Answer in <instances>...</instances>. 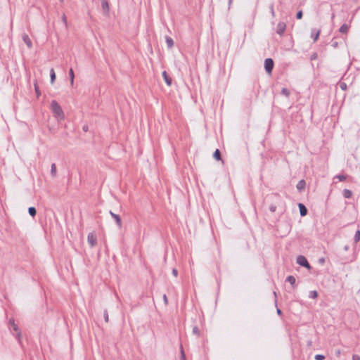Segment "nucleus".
I'll return each mask as SVG.
<instances>
[{"label": "nucleus", "mask_w": 360, "mask_h": 360, "mask_svg": "<svg viewBox=\"0 0 360 360\" xmlns=\"http://www.w3.org/2000/svg\"><path fill=\"white\" fill-rule=\"evenodd\" d=\"M332 46L335 48H336L338 46V42L335 41V42H333L332 44Z\"/></svg>", "instance_id": "ea45409f"}, {"label": "nucleus", "mask_w": 360, "mask_h": 360, "mask_svg": "<svg viewBox=\"0 0 360 360\" xmlns=\"http://www.w3.org/2000/svg\"><path fill=\"white\" fill-rule=\"evenodd\" d=\"M335 178L338 179L339 181H343L346 180V179H347V177L345 176L340 175V174L337 175Z\"/></svg>", "instance_id": "bb28decb"}, {"label": "nucleus", "mask_w": 360, "mask_h": 360, "mask_svg": "<svg viewBox=\"0 0 360 360\" xmlns=\"http://www.w3.org/2000/svg\"><path fill=\"white\" fill-rule=\"evenodd\" d=\"M276 207L275 205H271L269 207V210L271 212H274L276 211Z\"/></svg>", "instance_id": "72a5a7b5"}, {"label": "nucleus", "mask_w": 360, "mask_h": 360, "mask_svg": "<svg viewBox=\"0 0 360 360\" xmlns=\"http://www.w3.org/2000/svg\"><path fill=\"white\" fill-rule=\"evenodd\" d=\"M172 274L176 277L178 275V271L176 269H172Z\"/></svg>", "instance_id": "e433bc0d"}, {"label": "nucleus", "mask_w": 360, "mask_h": 360, "mask_svg": "<svg viewBox=\"0 0 360 360\" xmlns=\"http://www.w3.org/2000/svg\"><path fill=\"white\" fill-rule=\"evenodd\" d=\"M319 261H320V262L323 263L324 262V259H320Z\"/></svg>", "instance_id": "79ce46f5"}, {"label": "nucleus", "mask_w": 360, "mask_h": 360, "mask_svg": "<svg viewBox=\"0 0 360 360\" xmlns=\"http://www.w3.org/2000/svg\"><path fill=\"white\" fill-rule=\"evenodd\" d=\"M360 240V231L358 230L354 236V241L356 243Z\"/></svg>", "instance_id": "a878e982"}, {"label": "nucleus", "mask_w": 360, "mask_h": 360, "mask_svg": "<svg viewBox=\"0 0 360 360\" xmlns=\"http://www.w3.org/2000/svg\"><path fill=\"white\" fill-rule=\"evenodd\" d=\"M101 4L104 11H108L109 10V5L107 0H102Z\"/></svg>", "instance_id": "6ab92c4d"}, {"label": "nucleus", "mask_w": 360, "mask_h": 360, "mask_svg": "<svg viewBox=\"0 0 360 360\" xmlns=\"http://www.w3.org/2000/svg\"><path fill=\"white\" fill-rule=\"evenodd\" d=\"M213 156L216 160H219L221 159L220 151L218 149H217L214 151Z\"/></svg>", "instance_id": "4be33fe9"}, {"label": "nucleus", "mask_w": 360, "mask_h": 360, "mask_svg": "<svg viewBox=\"0 0 360 360\" xmlns=\"http://www.w3.org/2000/svg\"><path fill=\"white\" fill-rule=\"evenodd\" d=\"M269 8H270V11H271V14L272 17H274L275 16V12H274V10L273 4H271Z\"/></svg>", "instance_id": "2f4dec72"}, {"label": "nucleus", "mask_w": 360, "mask_h": 360, "mask_svg": "<svg viewBox=\"0 0 360 360\" xmlns=\"http://www.w3.org/2000/svg\"><path fill=\"white\" fill-rule=\"evenodd\" d=\"M318 296V293L316 290H312L309 292V297L312 299H316Z\"/></svg>", "instance_id": "5701e85b"}, {"label": "nucleus", "mask_w": 360, "mask_h": 360, "mask_svg": "<svg viewBox=\"0 0 360 360\" xmlns=\"http://www.w3.org/2000/svg\"><path fill=\"white\" fill-rule=\"evenodd\" d=\"M60 1H62L63 0H60Z\"/></svg>", "instance_id": "37998d69"}, {"label": "nucleus", "mask_w": 360, "mask_h": 360, "mask_svg": "<svg viewBox=\"0 0 360 360\" xmlns=\"http://www.w3.org/2000/svg\"><path fill=\"white\" fill-rule=\"evenodd\" d=\"M103 316H104L105 321L106 323H108V322L109 317H108V314L107 310H105V311H104Z\"/></svg>", "instance_id": "c85d7f7f"}, {"label": "nucleus", "mask_w": 360, "mask_h": 360, "mask_svg": "<svg viewBox=\"0 0 360 360\" xmlns=\"http://www.w3.org/2000/svg\"><path fill=\"white\" fill-rule=\"evenodd\" d=\"M352 359L353 360H360V356L356 354H354L353 355Z\"/></svg>", "instance_id": "4c0bfd02"}, {"label": "nucleus", "mask_w": 360, "mask_h": 360, "mask_svg": "<svg viewBox=\"0 0 360 360\" xmlns=\"http://www.w3.org/2000/svg\"><path fill=\"white\" fill-rule=\"evenodd\" d=\"M69 77L70 80V84L71 86H73L74 84V78H75V74L72 68H70L69 70Z\"/></svg>", "instance_id": "4468645a"}, {"label": "nucleus", "mask_w": 360, "mask_h": 360, "mask_svg": "<svg viewBox=\"0 0 360 360\" xmlns=\"http://www.w3.org/2000/svg\"><path fill=\"white\" fill-rule=\"evenodd\" d=\"M343 196L345 198H350L352 195V193L350 190H348V189H345L343 190Z\"/></svg>", "instance_id": "2eb2a0df"}, {"label": "nucleus", "mask_w": 360, "mask_h": 360, "mask_svg": "<svg viewBox=\"0 0 360 360\" xmlns=\"http://www.w3.org/2000/svg\"><path fill=\"white\" fill-rule=\"evenodd\" d=\"M281 94L288 97L290 95V91L287 88H283Z\"/></svg>", "instance_id": "393cba45"}, {"label": "nucleus", "mask_w": 360, "mask_h": 360, "mask_svg": "<svg viewBox=\"0 0 360 360\" xmlns=\"http://www.w3.org/2000/svg\"><path fill=\"white\" fill-rule=\"evenodd\" d=\"M87 241L91 248L94 247L97 243V237L94 232L88 234Z\"/></svg>", "instance_id": "f03ea898"}, {"label": "nucleus", "mask_w": 360, "mask_h": 360, "mask_svg": "<svg viewBox=\"0 0 360 360\" xmlns=\"http://www.w3.org/2000/svg\"><path fill=\"white\" fill-rule=\"evenodd\" d=\"M319 34H320V31L319 30H316L315 29L312 30H311V37L314 38V41H316L319 37Z\"/></svg>", "instance_id": "9b49d317"}, {"label": "nucleus", "mask_w": 360, "mask_h": 360, "mask_svg": "<svg viewBox=\"0 0 360 360\" xmlns=\"http://www.w3.org/2000/svg\"><path fill=\"white\" fill-rule=\"evenodd\" d=\"M299 209H300V212L301 216L304 217L307 214V210L303 204L299 203Z\"/></svg>", "instance_id": "1a4fd4ad"}, {"label": "nucleus", "mask_w": 360, "mask_h": 360, "mask_svg": "<svg viewBox=\"0 0 360 360\" xmlns=\"http://www.w3.org/2000/svg\"><path fill=\"white\" fill-rule=\"evenodd\" d=\"M163 299H164L165 303L167 304L168 301H167V297L166 295H164Z\"/></svg>", "instance_id": "58836bf2"}, {"label": "nucleus", "mask_w": 360, "mask_h": 360, "mask_svg": "<svg viewBox=\"0 0 360 360\" xmlns=\"http://www.w3.org/2000/svg\"><path fill=\"white\" fill-rule=\"evenodd\" d=\"M62 20H63V22H64V24H65V25H67V19H66V16H65V15H63L62 16Z\"/></svg>", "instance_id": "f704fd0d"}, {"label": "nucleus", "mask_w": 360, "mask_h": 360, "mask_svg": "<svg viewBox=\"0 0 360 360\" xmlns=\"http://www.w3.org/2000/svg\"><path fill=\"white\" fill-rule=\"evenodd\" d=\"M286 29V25L285 22H280L278 23L277 25V29H276V32L279 34V35H283V34L284 33L285 30Z\"/></svg>", "instance_id": "39448f33"}, {"label": "nucleus", "mask_w": 360, "mask_h": 360, "mask_svg": "<svg viewBox=\"0 0 360 360\" xmlns=\"http://www.w3.org/2000/svg\"><path fill=\"white\" fill-rule=\"evenodd\" d=\"M9 324L10 326L12 327V328L13 329V330H15V332H17V335L18 337H20V332L19 330V328L18 327V326L14 322V320L13 319H10L9 320Z\"/></svg>", "instance_id": "6e6552de"}, {"label": "nucleus", "mask_w": 360, "mask_h": 360, "mask_svg": "<svg viewBox=\"0 0 360 360\" xmlns=\"http://www.w3.org/2000/svg\"><path fill=\"white\" fill-rule=\"evenodd\" d=\"M180 352H181V360H186V355H185L182 345H181V347H180Z\"/></svg>", "instance_id": "b1692460"}, {"label": "nucleus", "mask_w": 360, "mask_h": 360, "mask_svg": "<svg viewBox=\"0 0 360 360\" xmlns=\"http://www.w3.org/2000/svg\"><path fill=\"white\" fill-rule=\"evenodd\" d=\"M162 76H163V78H164L166 84L168 86H171V84H172V79L167 75L166 71H164L162 72Z\"/></svg>", "instance_id": "9d476101"}, {"label": "nucleus", "mask_w": 360, "mask_h": 360, "mask_svg": "<svg viewBox=\"0 0 360 360\" xmlns=\"http://www.w3.org/2000/svg\"><path fill=\"white\" fill-rule=\"evenodd\" d=\"M305 187V181L304 180H300L297 184V188L299 191H302Z\"/></svg>", "instance_id": "f3484780"}, {"label": "nucleus", "mask_w": 360, "mask_h": 360, "mask_svg": "<svg viewBox=\"0 0 360 360\" xmlns=\"http://www.w3.org/2000/svg\"><path fill=\"white\" fill-rule=\"evenodd\" d=\"M302 17V12L301 11H298L296 15V18L297 19H301Z\"/></svg>", "instance_id": "473e14b6"}, {"label": "nucleus", "mask_w": 360, "mask_h": 360, "mask_svg": "<svg viewBox=\"0 0 360 360\" xmlns=\"http://www.w3.org/2000/svg\"><path fill=\"white\" fill-rule=\"evenodd\" d=\"M314 359L316 360H323L325 359V356L322 354H316L315 355Z\"/></svg>", "instance_id": "cd10ccee"}, {"label": "nucleus", "mask_w": 360, "mask_h": 360, "mask_svg": "<svg viewBox=\"0 0 360 360\" xmlns=\"http://www.w3.org/2000/svg\"><path fill=\"white\" fill-rule=\"evenodd\" d=\"M297 262L300 266L307 267V269H310L311 267L306 257L302 255H300L297 257Z\"/></svg>", "instance_id": "7ed1b4c3"}, {"label": "nucleus", "mask_w": 360, "mask_h": 360, "mask_svg": "<svg viewBox=\"0 0 360 360\" xmlns=\"http://www.w3.org/2000/svg\"><path fill=\"white\" fill-rule=\"evenodd\" d=\"M51 174L53 177H56L57 176V169L56 165L55 163L51 164Z\"/></svg>", "instance_id": "f8f14e48"}, {"label": "nucleus", "mask_w": 360, "mask_h": 360, "mask_svg": "<svg viewBox=\"0 0 360 360\" xmlns=\"http://www.w3.org/2000/svg\"><path fill=\"white\" fill-rule=\"evenodd\" d=\"M34 89L37 94V96L39 97L40 96V91L39 89V87L37 86V84H34Z\"/></svg>", "instance_id": "7c9ffc66"}, {"label": "nucleus", "mask_w": 360, "mask_h": 360, "mask_svg": "<svg viewBox=\"0 0 360 360\" xmlns=\"http://www.w3.org/2000/svg\"><path fill=\"white\" fill-rule=\"evenodd\" d=\"M167 45L169 48H172L174 46L173 39L169 37H165Z\"/></svg>", "instance_id": "dca6fc26"}, {"label": "nucleus", "mask_w": 360, "mask_h": 360, "mask_svg": "<svg viewBox=\"0 0 360 360\" xmlns=\"http://www.w3.org/2000/svg\"><path fill=\"white\" fill-rule=\"evenodd\" d=\"M51 83L53 84L56 79V73L53 68L50 70Z\"/></svg>", "instance_id": "a211bd4d"}, {"label": "nucleus", "mask_w": 360, "mask_h": 360, "mask_svg": "<svg viewBox=\"0 0 360 360\" xmlns=\"http://www.w3.org/2000/svg\"><path fill=\"white\" fill-rule=\"evenodd\" d=\"M50 108L53 114L54 117L58 121H62L65 119V113L61 106L56 101L53 100L51 101Z\"/></svg>", "instance_id": "f257e3e1"}, {"label": "nucleus", "mask_w": 360, "mask_h": 360, "mask_svg": "<svg viewBox=\"0 0 360 360\" xmlns=\"http://www.w3.org/2000/svg\"><path fill=\"white\" fill-rule=\"evenodd\" d=\"M28 212L32 217H34L36 215V209L34 207H30L28 209Z\"/></svg>", "instance_id": "412c9836"}, {"label": "nucleus", "mask_w": 360, "mask_h": 360, "mask_svg": "<svg viewBox=\"0 0 360 360\" xmlns=\"http://www.w3.org/2000/svg\"><path fill=\"white\" fill-rule=\"evenodd\" d=\"M264 68L268 73H271L274 68V61L271 58H266L264 60Z\"/></svg>", "instance_id": "20e7f679"}, {"label": "nucleus", "mask_w": 360, "mask_h": 360, "mask_svg": "<svg viewBox=\"0 0 360 360\" xmlns=\"http://www.w3.org/2000/svg\"><path fill=\"white\" fill-rule=\"evenodd\" d=\"M277 314H281V310L279 309H277Z\"/></svg>", "instance_id": "a19ab883"}, {"label": "nucleus", "mask_w": 360, "mask_h": 360, "mask_svg": "<svg viewBox=\"0 0 360 360\" xmlns=\"http://www.w3.org/2000/svg\"><path fill=\"white\" fill-rule=\"evenodd\" d=\"M340 88L342 89V90H345L346 88H347V85L345 83H342L340 84Z\"/></svg>", "instance_id": "c9c22d12"}, {"label": "nucleus", "mask_w": 360, "mask_h": 360, "mask_svg": "<svg viewBox=\"0 0 360 360\" xmlns=\"http://www.w3.org/2000/svg\"><path fill=\"white\" fill-rule=\"evenodd\" d=\"M286 281L291 285H294L295 283V278L293 276H289L287 277Z\"/></svg>", "instance_id": "aec40b11"}, {"label": "nucleus", "mask_w": 360, "mask_h": 360, "mask_svg": "<svg viewBox=\"0 0 360 360\" xmlns=\"http://www.w3.org/2000/svg\"><path fill=\"white\" fill-rule=\"evenodd\" d=\"M193 333L195 334V335H199L200 331H199V329H198V328L197 326H195L193 328Z\"/></svg>", "instance_id": "c756f323"}, {"label": "nucleus", "mask_w": 360, "mask_h": 360, "mask_svg": "<svg viewBox=\"0 0 360 360\" xmlns=\"http://www.w3.org/2000/svg\"><path fill=\"white\" fill-rule=\"evenodd\" d=\"M22 40L26 44V45L27 46V47L29 49L32 48V41H31V39H30V37H29V36L27 34H24L22 35Z\"/></svg>", "instance_id": "0eeeda50"}, {"label": "nucleus", "mask_w": 360, "mask_h": 360, "mask_svg": "<svg viewBox=\"0 0 360 360\" xmlns=\"http://www.w3.org/2000/svg\"><path fill=\"white\" fill-rule=\"evenodd\" d=\"M110 214L115 219L118 227L121 228L122 227V221H121L120 216L113 213L112 211H110Z\"/></svg>", "instance_id": "423d86ee"}, {"label": "nucleus", "mask_w": 360, "mask_h": 360, "mask_svg": "<svg viewBox=\"0 0 360 360\" xmlns=\"http://www.w3.org/2000/svg\"><path fill=\"white\" fill-rule=\"evenodd\" d=\"M339 31H340V32L343 33V34L347 33V32L349 31V25H347V24H343L340 27Z\"/></svg>", "instance_id": "ddd939ff"}]
</instances>
